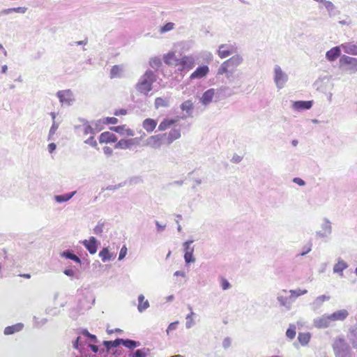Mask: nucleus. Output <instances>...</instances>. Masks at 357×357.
<instances>
[{
    "instance_id": "nucleus-8",
    "label": "nucleus",
    "mask_w": 357,
    "mask_h": 357,
    "mask_svg": "<svg viewBox=\"0 0 357 357\" xmlns=\"http://www.w3.org/2000/svg\"><path fill=\"white\" fill-rule=\"evenodd\" d=\"M236 51V49L234 46L223 44L220 45L218 54L220 58L224 59L235 53Z\"/></svg>"
},
{
    "instance_id": "nucleus-12",
    "label": "nucleus",
    "mask_w": 357,
    "mask_h": 357,
    "mask_svg": "<svg viewBox=\"0 0 357 357\" xmlns=\"http://www.w3.org/2000/svg\"><path fill=\"white\" fill-rule=\"evenodd\" d=\"M340 64L341 66H351L349 70H357V59L350 57L348 56H342L340 59Z\"/></svg>"
},
{
    "instance_id": "nucleus-36",
    "label": "nucleus",
    "mask_w": 357,
    "mask_h": 357,
    "mask_svg": "<svg viewBox=\"0 0 357 357\" xmlns=\"http://www.w3.org/2000/svg\"><path fill=\"white\" fill-rule=\"evenodd\" d=\"M149 351V349L146 348L136 349L135 351L129 354V357H146Z\"/></svg>"
},
{
    "instance_id": "nucleus-54",
    "label": "nucleus",
    "mask_w": 357,
    "mask_h": 357,
    "mask_svg": "<svg viewBox=\"0 0 357 357\" xmlns=\"http://www.w3.org/2000/svg\"><path fill=\"white\" fill-rule=\"evenodd\" d=\"M126 254H127V248L126 245H123L120 250L119 259V260L123 259L126 257Z\"/></svg>"
},
{
    "instance_id": "nucleus-38",
    "label": "nucleus",
    "mask_w": 357,
    "mask_h": 357,
    "mask_svg": "<svg viewBox=\"0 0 357 357\" xmlns=\"http://www.w3.org/2000/svg\"><path fill=\"white\" fill-rule=\"evenodd\" d=\"M61 257H66L67 259H70L71 260H73L74 261L81 264L80 259L75 255L71 253L70 251H64L61 254Z\"/></svg>"
},
{
    "instance_id": "nucleus-4",
    "label": "nucleus",
    "mask_w": 357,
    "mask_h": 357,
    "mask_svg": "<svg viewBox=\"0 0 357 357\" xmlns=\"http://www.w3.org/2000/svg\"><path fill=\"white\" fill-rule=\"evenodd\" d=\"M153 74L151 71L146 72L137 84V89L141 93L147 95L152 89Z\"/></svg>"
},
{
    "instance_id": "nucleus-23",
    "label": "nucleus",
    "mask_w": 357,
    "mask_h": 357,
    "mask_svg": "<svg viewBox=\"0 0 357 357\" xmlns=\"http://www.w3.org/2000/svg\"><path fill=\"white\" fill-rule=\"evenodd\" d=\"M118 341L120 342V345L121 344L129 349H133L139 347L141 344L139 341L133 340L131 339L118 338Z\"/></svg>"
},
{
    "instance_id": "nucleus-58",
    "label": "nucleus",
    "mask_w": 357,
    "mask_h": 357,
    "mask_svg": "<svg viewBox=\"0 0 357 357\" xmlns=\"http://www.w3.org/2000/svg\"><path fill=\"white\" fill-rule=\"evenodd\" d=\"M293 181H294L295 183H296V184L299 185L300 186H303V185H305V181H304L303 179H301V178H298V177L294 178V180H293Z\"/></svg>"
},
{
    "instance_id": "nucleus-61",
    "label": "nucleus",
    "mask_w": 357,
    "mask_h": 357,
    "mask_svg": "<svg viewBox=\"0 0 357 357\" xmlns=\"http://www.w3.org/2000/svg\"><path fill=\"white\" fill-rule=\"evenodd\" d=\"M64 273L68 275V276H70V277H73L75 275V272L72 269H66L64 271Z\"/></svg>"
},
{
    "instance_id": "nucleus-41",
    "label": "nucleus",
    "mask_w": 357,
    "mask_h": 357,
    "mask_svg": "<svg viewBox=\"0 0 357 357\" xmlns=\"http://www.w3.org/2000/svg\"><path fill=\"white\" fill-rule=\"evenodd\" d=\"M33 321H34L33 322L34 327L40 328L43 326L47 324V322L48 321V320L47 318H42L40 319L37 318L36 317H34Z\"/></svg>"
},
{
    "instance_id": "nucleus-43",
    "label": "nucleus",
    "mask_w": 357,
    "mask_h": 357,
    "mask_svg": "<svg viewBox=\"0 0 357 357\" xmlns=\"http://www.w3.org/2000/svg\"><path fill=\"white\" fill-rule=\"evenodd\" d=\"M193 103L191 100H188L183 102L181 105V109L183 111L190 112L193 109Z\"/></svg>"
},
{
    "instance_id": "nucleus-18",
    "label": "nucleus",
    "mask_w": 357,
    "mask_h": 357,
    "mask_svg": "<svg viewBox=\"0 0 357 357\" xmlns=\"http://www.w3.org/2000/svg\"><path fill=\"white\" fill-rule=\"evenodd\" d=\"M57 96L61 103L69 105L73 100V93L70 90L59 91Z\"/></svg>"
},
{
    "instance_id": "nucleus-37",
    "label": "nucleus",
    "mask_w": 357,
    "mask_h": 357,
    "mask_svg": "<svg viewBox=\"0 0 357 357\" xmlns=\"http://www.w3.org/2000/svg\"><path fill=\"white\" fill-rule=\"evenodd\" d=\"M122 72V68L120 66L115 65L112 66L111 70H110V77L116 78L119 77L121 76Z\"/></svg>"
},
{
    "instance_id": "nucleus-15",
    "label": "nucleus",
    "mask_w": 357,
    "mask_h": 357,
    "mask_svg": "<svg viewBox=\"0 0 357 357\" xmlns=\"http://www.w3.org/2000/svg\"><path fill=\"white\" fill-rule=\"evenodd\" d=\"M117 139V137L114 133L109 131L103 132L99 136V142L100 144L116 142Z\"/></svg>"
},
{
    "instance_id": "nucleus-21",
    "label": "nucleus",
    "mask_w": 357,
    "mask_h": 357,
    "mask_svg": "<svg viewBox=\"0 0 357 357\" xmlns=\"http://www.w3.org/2000/svg\"><path fill=\"white\" fill-rule=\"evenodd\" d=\"M349 315L347 310H340L334 312L331 314H329L331 322L335 321H343Z\"/></svg>"
},
{
    "instance_id": "nucleus-10",
    "label": "nucleus",
    "mask_w": 357,
    "mask_h": 357,
    "mask_svg": "<svg viewBox=\"0 0 357 357\" xmlns=\"http://www.w3.org/2000/svg\"><path fill=\"white\" fill-rule=\"evenodd\" d=\"M179 59L180 58L176 56L174 52H169L163 56L165 63L172 68H175L176 66L177 63L179 62Z\"/></svg>"
},
{
    "instance_id": "nucleus-9",
    "label": "nucleus",
    "mask_w": 357,
    "mask_h": 357,
    "mask_svg": "<svg viewBox=\"0 0 357 357\" xmlns=\"http://www.w3.org/2000/svg\"><path fill=\"white\" fill-rule=\"evenodd\" d=\"M138 143L137 138L132 139H121L115 144V149H130L132 146L137 144Z\"/></svg>"
},
{
    "instance_id": "nucleus-53",
    "label": "nucleus",
    "mask_w": 357,
    "mask_h": 357,
    "mask_svg": "<svg viewBox=\"0 0 357 357\" xmlns=\"http://www.w3.org/2000/svg\"><path fill=\"white\" fill-rule=\"evenodd\" d=\"M63 293L64 292H62V294L56 293L54 296V300H55L56 304L59 305L61 307H63L66 305V303H67V301L59 302L57 301L59 297L63 296V294H64Z\"/></svg>"
},
{
    "instance_id": "nucleus-26",
    "label": "nucleus",
    "mask_w": 357,
    "mask_h": 357,
    "mask_svg": "<svg viewBox=\"0 0 357 357\" xmlns=\"http://www.w3.org/2000/svg\"><path fill=\"white\" fill-rule=\"evenodd\" d=\"M340 47H334L326 52V57L329 61H333L340 56Z\"/></svg>"
},
{
    "instance_id": "nucleus-52",
    "label": "nucleus",
    "mask_w": 357,
    "mask_h": 357,
    "mask_svg": "<svg viewBox=\"0 0 357 357\" xmlns=\"http://www.w3.org/2000/svg\"><path fill=\"white\" fill-rule=\"evenodd\" d=\"M178 324V321H177L171 323L166 330L167 333L169 334L171 331L176 330L177 328Z\"/></svg>"
},
{
    "instance_id": "nucleus-31",
    "label": "nucleus",
    "mask_w": 357,
    "mask_h": 357,
    "mask_svg": "<svg viewBox=\"0 0 357 357\" xmlns=\"http://www.w3.org/2000/svg\"><path fill=\"white\" fill-rule=\"evenodd\" d=\"M348 267L347 264L342 260L339 259L338 261L334 265L333 271L334 273H338L340 275H342V272Z\"/></svg>"
},
{
    "instance_id": "nucleus-28",
    "label": "nucleus",
    "mask_w": 357,
    "mask_h": 357,
    "mask_svg": "<svg viewBox=\"0 0 357 357\" xmlns=\"http://www.w3.org/2000/svg\"><path fill=\"white\" fill-rule=\"evenodd\" d=\"M312 106V101H296L293 104V107L295 109L297 110H304V109H309Z\"/></svg>"
},
{
    "instance_id": "nucleus-1",
    "label": "nucleus",
    "mask_w": 357,
    "mask_h": 357,
    "mask_svg": "<svg viewBox=\"0 0 357 357\" xmlns=\"http://www.w3.org/2000/svg\"><path fill=\"white\" fill-rule=\"evenodd\" d=\"M243 59L239 55H234L224 61L218 70V75L225 74L227 77L229 78L241 63Z\"/></svg>"
},
{
    "instance_id": "nucleus-50",
    "label": "nucleus",
    "mask_w": 357,
    "mask_h": 357,
    "mask_svg": "<svg viewBox=\"0 0 357 357\" xmlns=\"http://www.w3.org/2000/svg\"><path fill=\"white\" fill-rule=\"evenodd\" d=\"M149 63L152 68H157L160 66L161 61L159 58L154 57V58L151 59Z\"/></svg>"
},
{
    "instance_id": "nucleus-47",
    "label": "nucleus",
    "mask_w": 357,
    "mask_h": 357,
    "mask_svg": "<svg viewBox=\"0 0 357 357\" xmlns=\"http://www.w3.org/2000/svg\"><path fill=\"white\" fill-rule=\"evenodd\" d=\"M60 310L57 307H48L46 309L45 312L47 314L56 317L60 314Z\"/></svg>"
},
{
    "instance_id": "nucleus-63",
    "label": "nucleus",
    "mask_w": 357,
    "mask_h": 357,
    "mask_svg": "<svg viewBox=\"0 0 357 357\" xmlns=\"http://www.w3.org/2000/svg\"><path fill=\"white\" fill-rule=\"evenodd\" d=\"M56 149V144L54 143H50L48 145V150L50 153H52Z\"/></svg>"
},
{
    "instance_id": "nucleus-62",
    "label": "nucleus",
    "mask_w": 357,
    "mask_h": 357,
    "mask_svg": "<svg viewBox=\"0 0 357 357\" xmlns=\"http://www.w3.org/2000/svg\"><path fill=\"white\" fill-rule=\"evenodd\" d=\"M89 347L91 349V351L94 353H97L99 351L98 346L95 344H89Z\"/></svg>"
},
{
    "instance_id": "nucleus-35",
    "label": "nucleus",
    "mask_w": 357,
    "mask_h": 357,
    "mask_svg": "<svg viewBox=\"0 0 357 357\" xmlns=\"http://www.w3.org/2000/svg\"><path fill=\"white\" fill-rule=\"evenodd\" d=\"M310 337V333H298V340L303 346H305L308 344Z\"/></svg>"
},
{
    "instance_id": "nucleus-24",
    "label": "nucleus",
    "mask_w": 357,
    "mask_h": 357,
    "mask_svg": "<svg viewBox=\"0 0 357 357\" xmlns=\"http://www.w3.org/2000/svg\"><path fill=\"white\" fill-rule=\"evenodd\" d=\"M24 328L22 323H17L12 326H8L5 328L3 333L6 335H13L15 333L21 331Z\"/></svg>"
},
{
    "instance_id": "nucleus-51",
    "label": "nucleus",
    "mask_w": 357,
    "mask_h": 357,
    "mask_svg": "<svg viewBox=\"0 0 357 357\" xmlns=\"http://www.w3.org/2000/svg\"><path fill=\"white\" fill-rule=\"evenodd\" d=\"M231 345V339L229 337L224 338L222 341V347L225 349L229 348Z\"/></svg>"
},
{
    "instance_id": "nucleus-45",
    "label": "nucleus",
    "mask_w": 357,
    "mask_h": 357,
    "mask_svg": "<svg viewBox=\"0 0 357 357\" xmlns=\"http://www.w3.org/2000/svg\"><path fill=\"white\" fill-rule=\"evenodd\" d=\"M26 10V8L25 7H17V8H8L3 10V13L4 14H8L11 12H16V13H24Z\"/></svg>"
},
{
    "instance_id": "nucleus-32",
    "label": "nucleus",
    "mask_w": 357,
    "mask_h": 357,
    "mask_svg": "<svg viewBox=\"0 0 357 357\" xmlns=\"http://www.w3.org/2000/svg\"><path fill=\"white\" fill-rule=\"evenodd\" d=\"M330 297L326 295H322L320 296H318L312 303V307L314 310H317L319 308L324 302L326 301L329 300Z\"/></svg>"
},
{
    "instance_id": "nucleus-34",
    "label": "nucleus",
    "mask_w": 357,
    "mask_h": 357,
    "mask_svg": "<svg viewBox=\"0 0 357 357\" xmlns=\"http://www.w3.org/2000/svg\"><path fill=\"white\" fill-rule=\"evenodd\" d=\"M348 337L351 342L353 347L357 349V328L351 327L350 328Z\"/></svg>"
},
{
    "instance_id": "nucleus-59",
    "label": "nucleus",
    "mask_w": 357,
    "mask_h": 357,
    "mask_svg": "<svg viewBox=\"0 0 357 357\" xmlns=\"http://www.w3.org/2000/svg\"><path fill=\"white\" fill-rule=\"evenodd\" d=\"M93 231L96 234H101L102 232V225L96 226Z\"/></svg>"
},
{
    "instance_id": "nucleus-2",
    "label": "nucleus",
    "mask_w": 357,
    "mask_h": 357,
    "mask_svg": "<svg viewBox=\"0 0 357 357\" xmlns=\"http://www.w3.org/2000/svg\"><path fill=\"white\" fill-rule=\"evenodd\" d=\"M332 347L335 357H351V348L343 337L336 338Z\"/></svg>"
},
{
    "instance_id": "nucleus-25",
    "label": "nucleus",
    "mask_w": 357,
    "mask_h": 357,
    "mask_svg": "<svg viewBox=\"0 0 357 357\" xmlns=\"http://www.w3.org/2000/svg\"><path fill=\"white\" fill-rule=\"evenodd\" d=\"M178 121V119H164L159 124L158 130L160 131H165L172 127Z\"/></svg>"
},
{
    "instance_id": "nucleus-29",
    "label": "nucleus",
    "mask_w": 357,
    "mask_h": 357,
    "mask_svg": "<svg viewBox=\"0 0 357 357\" xmlns=\"http://www.w3.org/2000/svg\"><path fill=\"white\" fill-rule=\"evenodd\" d=\"M149 307V302L145 299L144 295L140 294L138 296V305L137 310L139 312H143Z\"/></svg>"
},
{
    "instance_id": "nucleus-48",
    "label": "nucleus",
    "mask_w": 357,
    "mask_h": 357,
    "mask_svg": "<svg viewBox=\"0 0 357 357\" xmlns=\"http://www.w3.org/2000/svg\"><path fill=\"white\" fill-rule=\"evenodd\" d=\"M174 23L168 22V23L165 24L164 26H162L160 28V32L161 33H165L167 31L172 30L174 29Z\"/></svg>"
},
{
    "instance_id": "nucleus-46",
    "label": "nucleus",
    "mask_w": 357,
    "mask_h": 357,
    "mask_svg": "<svg viewBox=\"0 0 357 357\" xmlns=\"http://www.w3.org/2000/svg\"><path fill=\"white\" fill-rule=\"evenodd\" d=\"M80 340H81V337H77L75 340H73L72 342V344H73V347L75 349H77V350H79V351H82V350L83 349V345L80 342Z\"/></svg>"
},
{
    "instance_id": "nucleus-49",
    "label": "nucleus",
    "mask_w": 357,
    "mask_h": 357,
    "mask_svg": "<svg viewBox=\"0 0 357 357\" xmlns=\"http://www.w3.org/2000/svg\"><path fill=\"white\" fill-rule=\"evenodd\" d=\"M73 194L74 192L71 194H66L64 195H58L56 197V200L59 202H66L73 197Z\"/></svg>"
},
{
    "instance_id": "nucleus-30",
    "label": "nucleus",
    "mask_w": 357,
    "mask_h": 357,
    "mask_svg": "<svg viewBox=\"0 0 357 357\" xmlns=\"http://www.w3.org/2000/svg\"><path fill=\"white\" fill-rule=\"evenodd\" d=\"M343 50L347 53L352 55H357V45L352 43H344L341 45Z\"/></svg>"
},
{
    "instance_id": "nucleus-55",
    "label": "nucleus",
    "mask_w": 357,
    "mask_h": 357,
    "mask_svg": "<svg viewBox=\"0 0 357 357\" xmlns=\"http://www.w3.org/2000/svg\"><path fill=\"white\" fill-rule=\"evenodd\" d=\"M105 123L107 124H116L119 123V120L116 117H107Z\"/></svg>"
},
{
    "instance_id": "nucleus-57",
    "label": "nucleus",
    "mask_w": 357,
    "mask_h": 357,
    "mask_svg": "<svg viewBox=\"0 0 357 357\" xmlns=\"http://www.w3.org/2000/svg\"><path fill=\"white\" fill-rule=\"evenodd\" d=\"M127 110L126 109H117L114 112V114L115 116H121V115H126L127 114Z\"/></svg>"
},
{
    "instance_id": "nucleus-3",
    "label": "nucleus",
    "mask_w": 357,
    "mask_h": 357,
    "mask_svg": "<svg viewBox=\"0 0 357 357\" xmlns=\"http://www.w3.org/2000/svg\"><path fill=\"white\" fill-rule=\"evenodd\" d=\"M285 295H278V301L280 303V306H283L286 310H289L291 307V304L295 300L301 295L307 293V291H283Z\"/></svg>"
},
{
    "instance_id": "nucleus-14",
    "label": "nucleus",
    "mask_w": 357,
    "mask_h": 357,
    "mask_svg": "<svg viewBox=\"0 0 357 357\" xmlns=\"http://www.w3.org/2000/svg\"><path fill=\"white\" fill-rule=\"evenodd\" d=\"M275 82L278 87H282L287 80V77L279 66L275 68Z\"/></svg>"
},
{
    "instance_id": "nucleus-13",
    "label": "nucleus",
    "mask_w": 357,
    "mask_h": 357,
    "mask_svg": "<svg viewBox=\"0 0 357 357\" xmlns=\"http://www.w3.org/2000/svg\"><path fill=\"white\" fill-rule=\"evenodd\" d=\"M209 73V68L207 66H199L190 75V79H200L206 77Z\"/></svg>"
},
{
    "instance_id": "nucleus-60",
    "label": "nucleus",
    "mask_w": 357,
    "mask_h": 357,
    "mask_svg": "<svg viewBox=\"0 0 357 357\" xmlns=\"http://www.w3.org/2000/svg\"><path fill=\"white\" fill-rule=\"evenodd\" d=\"M103 152L107 155H111L113 153V150L109 146H105L103 148Z\"/></svg>"
},
{
    "instance_id": "nucleus-19",
    "label": "nucleus",
    "mask_w": 357,
    "mask_h": 357,
    "mask_svg": "<svg viewBox=\"0 0 357 357\" xmlns=\"http://www.w3.org/2000/svg\"><path fill=\"white\" fill-rule=\"evenodd\" d=\"M165 137L166 138L167 144H171L174 141L179 139L181 136V130L178 128H173Z\"/></svg>"
},
{
    "instance_id": "nucleus-7",
    "label": "nucleus",
    "mask_w": 357,
    "mask_h": 357,
    "mask_svg": "<svg viewBox=\"0 0 357 357\" xmlns=\"http://www.w3.org/2000/svg\"><path fill=\"white\" fill-rule=\"evenodd\" d=\"M331 323L329 314H324V315L317 317L314 319V326L317 328H328Z\"/></svg>"
},
{
    "instance_id": "nucleus-44",
    "label": "nucleus",
    "mask_w": 357,
    "mask_h": 357,
    "mask_svg": "<svg viewBox=\"0 0 357 357\" xmlns=\"http://www.w3.org/2000/svg\"><path fill=\"white\" fill-rule=\"evenodd\" d=\"M189 309L192 310V308L190 306H188ZM194 314V312L192 311L190 312L189 314L186 316V323H185V327L187 328H190L194 324V321L192 320V316Z\"/></svg>"
},
{
    "instance_id": "nucleus-40",
    "label": "nucleus",
    "mask_w": 357,
    "mask_h": 357,
    "mask_svg": "<svg viewBox=\"0 0 357 357\" xmlns=\"http://www.w3.org/2000/svg\"><path fill=\"white\" fill-rule=\"evenodd\" d=\"M168 106V100L162 98L158 97L155 100V107L156 109L159 107H166Z\"/></svg>"
},
{
    "instance_id": "nucleus-33",
    "label": "nucleus",
    "mask_w": 357,
    "mask_h": 357,
    "mask_svg": "<svg viewBox=\"0 0 357 357\" xmlns=\"http://www.w3.org/2000/svg\"><path fill=\"white\" fill-rule=\"evenodd\" d=\"M102 345L105 347L107 352H109L112 349L117 348L120 345V342L118 341V338L114 340H104Z\"/></svg>"
},
{
    "instance_id": "nucleus-16",
    "label": "nucleus",
    "mask_w": 357,
    "mask_h": 357,
    "mask_svg": "<svg viewBox=\"0 0 357 357\" xmlns=\"http://www.w3.org/2000/svg\"><path fill=\"white\" fill-rule=\"evenodd\" d=\"M112 130L121 135L128 137H132L135 135V131L126 126V125L118 126L112 127Z\"/></svg>"
},
{
    "instance_id": "nucleus-56",
    "label": "nucleus",
    "mask_w": 357,
    "mask_h": 357,
    "mask_svg": "<svg viewBox=\"0 0 357 357\" xmlns=\"http://www.w3.org/2000/svg\"><path fill=\"white\" fill-rule=\"evenodd\" d=\"M221 287L223 289H227L230 288V284L226 279L222 278Z\"/></svg>"
},
{
    "instance_id": "nucleus-6",
    "label": "nucleus",
    "mask_w": 357,
    "mask_h": 357,
    "mask_svg": "<svg viewBox=\"0 0 357 357\" xmlns=\"http://www.w3.org/2000/svg\"><path fill=\"white\" fill-rule=\"evenodd\" d=\"M166 135L167 134H158L152 135L148 138L146 144L151 148L158 149L162 145L164 138L166 137Z\"/></svg>"
},
{
    "instance_id": "nucleus-22",
    "label": "nucleus",
    "mask_w": 357,
    "mask_h": 357,
    "mask_svg": "<svg viewBox=\"0 0 357 357\" xmlns=\"http://www.w3.org/2000/svg\"><path fill=\"white\" fill-rule=\"evenodd\" d=\"M157 121L151 118L144 119L142 122V127L147 132H152L157 126Z\"/></svg>"
},
{
    "instance_id": "nucleus-39",
    "label": "nucleus",
    "mask_w": 357,
    "mask_h": 357,
    "mask_svg": "<svg viewBox=\"0 0 357 357\" xmlns=\"http://www.w3.org/2000/svg\"><path fill=\"white\" fill-rule=\"evenodd\" d=\"M99 256L102 261H109L112 259V255L107 248H103L100 252Z\"/></svg>"
},
{
    "instance_id": "nucleus-27",
    "label": "nucleus",
    "mask_w": 357,
    "mask_h": 357,
    "mask_svg": "<svg viewBox=\"0 0 357 357\" xmlns=\"http://www.w3.org/2000/svg\"><path fill=\"white\" fill-rule=\"evenodd\" d=\"M215 91L214 89H210L208 90H207L206 91H205L202 96V97L201 98V102L204 104V105H208V103H210L214 96H215Z\"/></svg>"
},
{
    "instance_id": "nucleus-11",
    "label": "nucleus",
    "mask_w": 357,
    "mask_h": 357,
    "mask_svg": "<svg viewBox=\"0 0 357 357\" xmlns=\"http://www.w3.org/2000/svg\"><path fill=\"white\" fill-rule=\"evenodd\" d=\"M82 296L83 299L79 298V307L84 310L91 308L95 302L93 296L90 294Z\"/></svg>"
},
{
    "instance_id": "nucleus-5",
    "label": "nucleus",
    "mask_w": 357,
    "mask_h": 357,
    "mask_svg": "<svg viewBox=\"0 0 357 357\" xmlns=\"http://www.w3.org/2000/svg\"><path fill=\"white\" fill-rule=\"evenodd\" d=\"M195 65V59L191 56L184 55L180 57L179 62L174 68L181 73H187L192 70Z\"/></svg>"
},
{
    "instance_id": "nucleus-20",
    "label": "nucleus",
    "mask_w": 357,
    "mask_h": 357,
    "mask_svg": "<svg viewBox=\"0 0 357 357\" xmlns=\"http://www.w3.org/2000/svg\"><path fill=\"white\" fill-rule=\"evenodd\" d=\"M83 245L90 252V254H95L97 251V241L96 239L91 236L89 240H84L82 242Z\"/></svg>"
},
{
    "instance_id": "nucleus-17",
    "label": "nucleus",
    "mask_w": 357,
    "mask_h": 357,
    "mask_svg": "<svg viewBox=\"0 0 357 357\" xmlns=\"http://www.w3.org/2000/svg\"><path fill=\"white\" fill-rule=\"evenodd\" d=\"M192 241H187L183 244L185 249L184 259L186 263L194 262L195 259L193 257L194 249L190 246Z\"/></svg>"
},
{
    "instance_id": "nucleus-42",
    "label": "nucleus",
    "mask_w": 357,
    "mask_h": 357,
    "mask_svg": "<svg viewBox=\"0 0 357 357\" xmlns=\"http://www.w3.org/2000/svg\"><path fill=\"white\" fill-rule=\"evenodd\" d=\"M296 334V326L291 324L286 331V336L290 340H292L295 337Z\"/></svg>"
},
{
    "instance_id": "nucleus-64",
    "label": "nucleus",
    "mask_w": 357,
    "mask_h": 357,
    "mask_svg": "<svg viewBox=\"0 0 357 357\" xmlns=\"http://www.w3.org/2000/svg\"><path fill=\"white\" fill-rule=\"evenodd\" d=\"M88 339L93 342H98V338L95 335L91 334Z\"/></svg>"
}]
</instances>
